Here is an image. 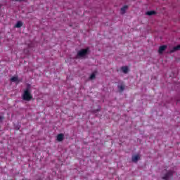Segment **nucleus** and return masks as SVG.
<instances>
[{"label": "nucleus", "instance_id": "f257e3e1", "mask_svg": "<svg viewBox=\"0 0 180 180\" xmlns=\"http://www.w3.org/2000/svg\"><path fill=\"white\" fill-rule=\"evenodd\" d=\"M22 101L30 102L33 99V95L30 93V87H27L22 95Z\"/></svg>", "mask_w": 180, "mask_h": 180}, {"label": "nucleus", "instance_id": "f03ea898", "mask_svg": "<svg viewBox=\"0 0 180 180\" xmlns=\"http://www.w3.org/2000/svg\"><path fill=\"white\" fill-rule=\"evenodd\" d=\"M88 54H89V48L81 49L77 52L76 58H84Z\"/></svg>", "mask_w": 180, "mask_h": 180}, {"label": "nucleus", "instance_id": "7ed1b4c3", "mask_svg": "<svg viewBox=\"0 0 180 180\" xmlns=\"http://www.w3.org/2000/svg\"><path fill=\"white\" fill-rule=\"evenodd\" d=\"M172 176H174V171L169 170L165 174L164 176L162 177V179L169 180L170 178H172Z\"/></svg>", "mask_w": 180, "mask_h": 180}, {"label": "nucleus", "instance_id": "20e7f679", "mask_svg": "<svg viewBox=\"0 0 180 180\" xmlns=\"http://www.w3.org/2000/svg\"><path fill=\"white\" fill-rule=\"evenodd\" d=\"M166 49H167V46L166 45L160 46L159 47V49H158L159 54H162V53H164V51H165Z\"/></svg>", "mask_w": 180, "mask_h": 180}, {"label": "nucleus", "instance_id": "39448f33", "mask_svg": "<svg viewBox=\"0 0 180 180\" xmlns=\"http://www.w3.org/2000/svg\"><path fill=\"white\" fill-rule=\"evenodd\" d=\"M129 8V6L125 5L120 9V13L121 15H124L126 13V11H127V8Z\"/></svg>", "mask_w": 180, "mask_h": 180}, {"label": "nucleus", "instance_id": "423d86ee", "mask_svg": "<svg viewBox=\"0 0 180 180\" xmlns=\"http://www.w3.org/2000/svg\"><path fill=\"white\" fill-rule=\"evenodd\" d=\"M64 140V134H58L57 135V141H63Z\"/></svg>", "mask_w": 180, "mask_h": 180}, {"label": "nucleus", "instance_id": "0eeeda50", "mask_svg": "<svg viewBox=\"0 0 180 180\" xmlns=\"http://www.w3.org/2000/svg\"><path fill=\"white\" fill-rule=\"evenodd\" d=\"M140 160V155H136L132 157V162H137Z\"/></svg>", "mask_w": 180, "mask_h": 180}, {"label": "nucleus", "instance_id": "6e6552de", "mask_svg": "<svg viewBox=\"0 0 180 180\" xmlns=\"http://www.w3.org/2000/svg\"><path fill=\"white\" fill-rule=\"evenodd\" d=\"M121 70L124 74H127L129 72V68L127 66H123L121 68Z\"/></svg>", "mask_w": 180, "mask_h": 180}, {"label": "nucleus", "instance_id": "1a4fd4ad", "mask_svg": "<svg viewBox=\"0 0 180 180\" xmlns=\"http://www.w3.org/2000/svg\"><path fill=\"white\" fill-rule=\"evenodd\" d=\"M178 50H180V45L173 47V49L171 50V53H175V51H178Z\"/></svg>", "mask_w": 180, "mask_h": 180}, {"label": "nucleus", "instance_id": "9d476101", "mask_svg": "<svg viewBox=\"0 0 180 180\" xmlns=\"http://www.w3.org/2000/svg\"><path fill=\"white\" fill-rule=\"evenodd\" d=\"M22 26H23V23L22 22V21H18L15 24V27L19 28V27H22Z\"/></svg>", "mask_w": 180, "mask_h": 180}, {"label": "nucleus", "instance_id": "9b49d317", "mask_svg": "<svg viewBox=\"0 0 180 180\" xmlns=\"http://www.w3.org/2000/svg\"><path fill=\"white\" fill-rule=\"evenodd\" d=\"M146 15H148V16H153V15H155V11H148L146 13Z\"/></svg>", "mask_w": 180, "mask_h": 180}, {"label": "nucleus", "instance_id": "f8f14e48", "mask_svg": "<svg viewBox=\"0 0 180 180\" xmlns=\"http://www.w3.org/2000/svg\"><path fill=\"white\" fill-rule=\"evenodd\" d=\"M118 89H120V92H123V91H124V85L119 86Z\"/></svg>", "mask_w": 180, "mask_h": 180}, {"label": "nucleus", "instance_id": "ddd939ff", "mask_svg": "<svg viewBox=\"0 0 180 180\" xmlns=\"http://www.w3.org/2000/svg\"><path fill=\"white\" fill-rule=\"evenodd\" d=\"M18 79V77H12L11 79V81H12V82H16Z\"/></svg>", "mask_w": 180, "mask_h": 180}, {"label": "nucleus", "instance_id": "4468645a", "mask_svg": "<svg viewBox=\"0 0 180 180\" xmlns=\"http://www.w3.org/2000/svg\"><path fill=\"white\" fill-rule=\"evenodd\" d=\"M96 75H95V73H92L89 79H94L96 78Z\"/></svg>", "mask_w": 180, "mask_h": 180}, {"label": "nucleus", "instance_id": "2eb2a0df", "mask_svg": "<svg viewBox=\"0 0 180 180\" xmlns=\"http://www.w3.org/2000/svg\"><path fill=\"white\" fill-rule=\"evenodd\" d=\"M5 119V117L0 116V122H2Z\"/></svg>", "mask_w": 180, "mask_h": 180}]
</instances>
